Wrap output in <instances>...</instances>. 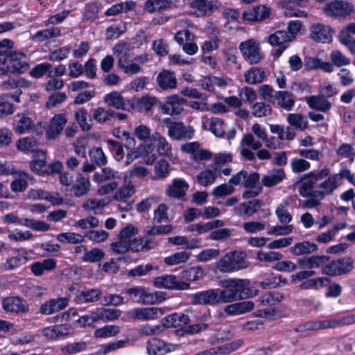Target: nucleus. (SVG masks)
Returning a JSON list of instances; mask_svg holds the SVG:
<instances>
[{
  "label": "nucleus",
  "mask_w": 355,
  "mask_h": 355,
  "mask_svg": "<svg viewBox=\"0 0 355 355\" xmlns=\"http://www.w3.org/2000/svg\"><path fill=\"white\" fill-rule=\"evenodd\" d=\"M204 275V270L201 266H193L182 271V277L189 281H196Z\"/></svg>",
  "instance_id": "603ef678"
},
{
  "label": "nucleus",
  "mask_w": 355,
  "mask_h": 355,
  "mask_svg": "<svg viewBox=\"0 0 355 355\" xmlns=\"http://www.w3.org/2000/svg\"><path fill=\"white\" fill-rule=\"evenodd\" d=\"M207 318V316L204 315L200 318L198 322L190 325L188 324L179 331L182 332V334H195L207 331L209 329V324L205 322Z\"/></svg>",
  "instance_id": "e433bc0d"
},
{
  "label": "nucleus",
  "mask_w": 355,
  "mask_h": 355,
  "mask_svg": "<svg viewBox=\"0 0 355 355\" xmlns=\"http://www.w3.org/2000/svg\"><path fill=\"white\" fill-rule=\"evenodd\" d=\"M265 77V71L259 67H251L244 73L245 82L251 85H255L262 83Z\"/></svg>",
  "instance_id": "72a5a7b5"
},
{
  "label": "nucleus",
  "mask_w": 355,
  "mask_h": 355,
  "mask_svg": "<svg viewBox=\"0 0 355 355\" xmlns=\"http://www.w3.org/2000/svg\"><path fill=\"white\" fill-rule=\"evenodd\" d=\"M153 284L157 288H164L170 290H187L190 284L180 280L175 275H164L154 278Z\"/></svg>",
  "instance_id": "1a4fd4ad"
},
{
  "label": "nucleus",
  "mask_w": 355,
  "mask_h": 355,
  "mask_svg": "<svg viewBox=\"0 0 355 355\" xmlns=\"http://www.w3.org/2000/svg\"><path fill=\"white\" fill-rule=\"evenodd\" d=\"M116 171L110 167H105L102 169L101 173H95L93 175V180L97 183H101L106 180L114 178Z\"/></svg>",
  "instance_id": "4d7b16f0"
},
{
  "label": "nucleus",
  "mask_w": 355,
  "mask_h": 355,
  "mask_svg": "<svg viewBox=\"0 0 355 355\" xmlns=\"http://www.w3.org/2000/svg\"><path fill=\"white\" fill-rule=\"evenodd\" d=\"M285 178L286 175L283 168H274L269 171L263 177L261 181L265 187H271L280 183Z\"/></svg>",
  "instance_id": "c85d7f7f"
},
{
  "label": "nucleus",
  "mask_w": 355,
  "mask_h": 355,
  "mask_svg": "<svg viewBox=\"0 0 355 355\" xmlns=\"http://www.w3.org/2000/svg\"><path fill=\"white\" fill-rule=\"evenodd\" d=\"M318 322L319 330L334 329L355 323V316L347 315L340 318H332L322 321H318Z\"/></svg>",
  "instance_id": "6ab92c4d"
},
{
  "label": "nucleus",
  "mask_w": 355,
  "mask_h": 355,
  "mask_svg": "<svg viewBox=\"0 0 355 355\" xmlns=\"http://www.w3.org/2000/svg\"><path fill=\"white\" fill-rule=\"evenodd\" d=\"M60 29L58 27L44 29L42 31H37L33 37V40L35 42H42L46 40L60 36Z\"/></svg>",
  "instance_id": "c03bdc74"
},
{
  "label": "nucleus",
  "mask_w": 355,
  "mask_h": 355,
  "mask_svg": "<svg viewBox=\"0 0 355 355\" xmlns=\"http://www.w3.org/2000/svg\"><path fill=\"white\" fill-rule=\"evenodd\" d=\"M119 331V327L117 326L106 325L95 330L94 336L96 338H107L116 335Z\"/></svg>",
  "instance_id": "0e129e2a"
},
{
  "label": "nucleus",
  "mask_w": 355,
  "mask_h": 355,
  "mask_svg": "<svg viewBox=\"0 0 355 355\" xmlns=\"http://www.w3.org/2000/svg\"><path fill=\"white\" fill-rule=\"evenodd\" d=\"M340 179L339 172L331 175V173L324 178V180L318 185V189H313L318 197L323 199L328 196H331L340 185Z\"/></svg>",
  "instance_id": "9d476101"
},
{
  "label": "nucleus",
  "mask_w": 355,
  "mask_h": 355,
  "mask_svg": "<svg viewBox=\"0 0 355 355\" xmlns=\"http://www.w3.org/2000/svg\"><path fill=\"white\" fill-rule=\"evenodd\" d=\"M39 142L33 137H25L16 143L17 150L24 153H36L39 150Z\"/></svg>",
  "instance_id": "473e14b6"
},
{
  "label": "nucleus",
  "mask_w": 355,
  "mask_h": 355,
  "mask_svg": "<svg viewBox=\"0 0 355 355\" xmlns=\"http://www.w3.org/2000/svg\"><path fill=\"white\" fill-rule=\"evenodd\" d=\"M91 160L98 166H104L107 164V157L100 147L92 149L89 151Z\"/></svg>",
  "instance_id": "052dcab7"
},
{
  "label": "nucleus",
  "mask_w": 355,
  "mask_h": 355,
  "mask_svg": "<svg viewBox=\"0 0 355 355\" xmlns=\"http://www.w3.org/2000/svg\"><path fill=\"white\" fill-rule=\"evenodd\" d=\"M191 254L186 251L175 252L164 259V263L168 266H174L185 263L190 258Z\"/></svg>",
  "instance_id": "49530a36"
},
{
  "label": "nucleus",
  "mask_w": 355,
  "mask_h": 355,
  "mask_svg": "<svg viewBox=\"0 0 355 355\" xmlns=\"http://www.w3.org/2000/svg\"><path fill=\"white\" fill-rule=\"evenodd\" d=\"M282 108L290 111L295 105L293 94L288 91H277L275 93V101Z\"/></svg>",
  "instance_id": "7c9ffc66"
},
{
  "label": "nucleus",
  "mask_w": 355,
  "mask_h": 355,
  "mask_svg": "<svg viewBox=\"0 0 355 355\" xmlns=\"http://www.w3.org/2000/svg\"><path fill=\"white\" fill-rule=\"evenodd\" d=\"M272 108L263 102H257L252 106V114L255 117H264L272 114Z\"/></svg>",
  "instance_id": "09e8293b"
},
{
  "label": "nucleus",
  "mask_w": 355,
  "mask_h": 355,
  "mask_svg": "<svg viewBox=\"0 0 355 355\" xmlns=\"http://www.w3.org/2000/svg\"><path fill=\"white\" fill-rule=\"evenodd\" d=\"M68 304L69 300L67 297L51 299L41 305L40 312L44 315H51L64 309Z\"/></svg>",
  "instance_id": "a211bd4d"
},
{
  "label": "nucleus",
  "mask_w": 355,
  "mask_h": 355,
  "mask_svg": "<svg viewBox=\"0 0 355 355\" xmlns=\"http://www.w3.org/2000/svg\"><path fill=\"white\" fill-rule=\"evenodd\" d=\"M128 315L135 320H153L163 315V311L157 307L137 308L132 309Z\"/></svg>",
  "instance_id": "dca6fc26"
},
{
  "label": "nucleus",
  "mask_w": 355,
  "mask_h": 355,
  "mask_svg": "<svg viewBox=\"0 0 355 355\" xmlns=\"http://www.w3.org/2000/svg\"><path fill=\"white\" fill-rule=\"evenodd\" d=\"M148 350L149 354L153 355H164L170 352V349L164 341L156 338L148 342Z\"/></svg>",
  "instance_id": "37998d69"
},
{
  "label": "nucleus",
  "mask_w": 355,
  "mask_h": 355,
  "mask_svg": "<svg viewBox=\"0 0 355 355\" xmlns=\"http://www.w3.org/2000/svg\"><path fill=\"white\" fill-rule=\"evenodd\" d=\"M330 174V168L324 167L318 171H312L304 175L303 178L297 180L295 184L302 182V180L308 178L309 180L302 182L299 188V193L302 197L309 198L304 200L302 204L303 208L312 209L320 205L322 198L318 197L316 193L313 191L317 182L324 180Z\"/></svg>",
  "instance_id": "f257e3e1"
},
{
  "label": "nucleus",
  "mask_w": 355,
  "mask_h": 355,
  "mask_svg": "<svg viewBox=\"0 0 355 355\" xmlns=\"http://www.w3.org/2000/svg\"><path fill=\"white\" fill-rule=\"evenodd\" d=\"M135 187L132 184H127L121 187L113 196V199L116 200L124 201L135 193Z\"/></svg>",
  "instance_id": "6e6d98bb"
},
{
  "label": "nucleus",
  "mask_w": 355,
  "mask_h": 355,
  "mask_svg": "<svg viewBox=\"0 0 355 355\" xmlns=\"http://www.w3.org/2000/svg\"><path fill=\"white\" fill-rule=\"evenodd\" d=\"M268 42L272 46H284L285 43L291 42V37L288 36L287 31H277L268 36Z\"/></svg>",
  "instance_id": "a18cd8bd"
},
{
  "label": "nucleus",
  "mask_w": 355,
  "mask_h": 355,
  "mask_svg": "<svg viewBox=\"0 0 355 355\" xmlns=\"http://www.w3.org/2000/svg\"><path fill=\"white\" fill-rule=\"evenodd\" d=\"M121 311L114 309H101L98 310L97 318L104 321H112L119 318Z\"/></svg>",
  "instance_id": "5fc2aeb1"
},
{
  "label": "nucleus",
  "mask_w": 355,
  "mask_h": 355,
  "mask_svg": "<svg viewBox=\"0 0 355 355\" xmlns=\"http://www.w3.org/2000/svg\"><path fill=\"white\" fill-rule=\"evenodd\" d=\"M262 143L256 140L254 136L251 133L244 135L241 141V155L247 160H255V154L252 150H259L262 147Z\"/></svg>",
  "instance_id": "9b49d317"
},
{
  "label": "nucleus",
  "mask_w": 355,
  "mask_h": 355,
  "mask_svg": "<svg viewBox=\"0 0 355 355\" xmlns=\"http://www.w3.org/2000/svg\"><path fill=\"white\" fill-rule=\"evenodd\" d=\"M46 155L43 150H38L35 153L34 159L31 162V168L33 171L38 174L47 172V170L44 168L46 166Z\"/></svg>",
  "instance_id": "ea45409f"
},
{
  "label": "nucleus",
  "mask_w": 355,
  "mask_h": 355,
  "mask_svg": "<svg viewBox=\"0 0 355 355\" xmlns=\"http://www.w3.org/2000/svg\"><path fill=\"white\" fill-rule=\"evenodd\" d=\"M52 67V64L49 62H42L37 64L29 72L31 77L35 78H40L42 77L46 73H49Z\"/></svg>",
  "instance_id": "e2e57ef3"
},
{
  "label": "nucleus",
  "mask_w": 355,
  "mask_h": 355,
  "mask_svg": "<svg viewBox=\"0 0 355 355\" xmlns=\"http://www.w3.org/2000/svg\"><path fill=\"white\" fill-rule=\"evenodd\" d=\"M291 166L293 173H300L309 169L311 164L304 159L294 158L291 161Z\"/></svg>",
  "instance_id": "774afa93"
},
{
  "label": "nucleus",
  "mask_w": 355,
  "mask_h": 355,
  "mask_svg": "<svg viewBox=\"0 0 355 355\" xmlns=\"http://www.w3.org/2000/svg\"><path fill=\"white\" fill-rule=\"evenodd\" d=\"M2 307L7 312L24 313L29 311V306L25 300L19 297L5 298L2 302Z\"/></svg>",
  "instance_id": "ddd939ff"
},
{
  "label": "nucleus",
  "mask_w": 355,
  "mask_h": 355,
  "mask_svg": "<svg viewBox=\"0 0 355 355\" xmlns=\"http://www.w3.org/2000/svg\"><path fill=\"white\" fill-rule=\"evenodd\" d=\"M18 120L14 127V130L18 134H25L29 132L34 126L33 121L25 114H18Z\"/></svg>",
  "instance_id": "4c0bfd02"
},
{
  "label": "nucleus",
  "mask_w": 355,
  "mask_h": 355,
  "mask_svg": "<svg viewBox=\"0 0 355 355\" xmlns=\"http://www.w3.org/2000/svg\"><path fill=\"white\" fill-rule=\"evenodd\" d=\"M287 121L291 126L300 130H304L308 127V122L301 114H289Z\"/></svg>",
  "instance_id": "de8ad7c7"
},
{
  "label": "nucleus",
  "mask_w": 355,
  "mask_h": 355,
  "mask_svg": "<svg viewBox=\"0 0 355 355\" xmlns=\"http://www.w3.org/2000/svg\"><path fill=\"white\" fill-rule=\"evenodd\" d=\"M188 189L189 184L186 181L182 179H174L172 184L167 188L166 193L169 197L181 198L185 196Z\"/></svg>",
  "instance_id": "b1692460"
},
{
  "label": "nucleus",
  "mask_w": 355,
  "mask_h": 355,
  "mask_svg": "<svg viewBox=\"0 0 355 355\" xmlns=\"http://www.w3.org/2000/svg\"><path fill=\"white\" fill-rule=\"evenodd\" d=\"M150 150V146L140 145L137 150H134L131 154L127 156V163H130L134 159L139 157H146L144 162L146 164H152L157 159L155 153L150 155L149 150Z\"/></svg>",
  "instance_id": "bb28decb"
},
{
  "label": "nucleus",
  "mask_w": 355,
  "mask_h": 355,
  "mask_svg": "<svg viewBox=\"0 0 355 355\" xmlns=\"http://www.w3.org/2000/svg\"><path fill=\"white\" fill-rule=\"evenodd\" d=\"M318 247L315 243L309 241H302L295 243L289 249V252L295 256H302L316 252Z\"/></svg>",
  "instance_id": "c756f323"
},
{
  "label": "nucleus",
  "mask_w": 355,
  "mask_h": 355,
  "mask_svg": "<svg viewBox=\"0 0 355 355\" xmlns=\"http://www.w3.org/2000/svg\"><path fill=\"white\" fill-rule=\"evenodd\" d=\"M23 225L35 231L45 232L50 228V225L48 223L31 218L24 219Z\"/></svg>",
  "instance_id": "680f3d73"
},
{
  "label": "nucleus",
  "mask_w": 355,
  "mask_h": 355,
  "mask_svg": "<svg viewBox=\"0 0 355 355\" xmlns=\"http://www.w3.org/2000/svg\"><path fill=\"white\" fill-rule=\"evenodd\" d=\"M191 322L189 317L183 313H174L164 319L163 324L166 327H178L187 326Z\"/></svg>",
  "instance_id": "5701e85b"
},
{
  "label": "nucleus",
  "mask_w": 355,
  "mask_h": 355,
  "mask_svg": "<svg viewBox=\"0 0 355 355\" xmlns=\"http://www.w3.org/2000/svg\"><path fill=\"white\" fill-rule=\"evenodd\" d=\"M209 129L216 137H223L225 134L224 123L222 119L217 117L211 119Z\"/></svg>",
  "instance_id": "338daca9"
},
{
  "label": "nucleus",
  "mask_w": 355,
  "mask_h": 355,
  "mask_svg": "<svg viewBox=\"0 0 355 355\" xmlns=\"http://www.w3.org/2000/svg\"><path fill=\"white\" fill-rule=\"evenodd\" d=\"M156 102L157 99L155 97L143 96L133 101L132 107L140 112H147L152 109Z\"/></svg>",
  "instance_id": "a19ab883"
},
{
  "label": "nucleus",
  "mask_w": 355,
  "mask_h": 355,
  "mask_svg": "<svg viewBox=\"0 0 355 355\" xmlns=\"http://www.w3.org/2000/svg\"><path fill=\"white\" fill-rule=\"evenodd\" d=\"M153 223L160 224L168 220V207L165 204H160L154 211Z\"/></svg>",
  "instance_id": "13d9d810"
},
{
  "label": "nucleus",
  "mask_w": 355,
  "mask_h": 355,
  "mask_svg": "<svg viewBox=\"0 0 355 355\" xmlns=\"http://www.w3.org/2000/svg\"><path fill=\"white\" fill-rule=\"evenodd\" d=\"M322 10L329 17L343 20L355 12V6L352 2L346 0H334L326 3Z\"/></svg>",
  "instance_id": "39448f33"
},
{
  "label": "nucleus",
  "mask_w": 355,
  "mask_h": 355,
  "mask_svg": "<svg viewBox=\"0 0 355 355\" xmlns=\"http://www.w3.org/2000/svg\"><path fill=\"white\" fill-rule=\"evenodd\" d=\"M261 206V202L259 200L254 199L243 203L240 204L238 207H235V211L239 216H252L258 209Z\"/></svg>",
  "instance_id": "2f4dec72"
},
{
  "label": "nucleus",
  "mask_w": 355,
  "mask_h": 355,
  "mask_svg": "<svg viewBox=\"0 0 355 355\" xmlns=\"http://www.w3.org/2000/svg\"><path fill=\"white\" fill-rule=\"evenodd\" d=\"M354 267L350 257H343L334 260L322 268V272L329 276H339L349 272Z\"/></svg>",
  "instance_id": "423d86ee"
},
{
  "label": "nucleus",
  "mask_w": 355,
  "mask_h": 355,
  "mask_svg": "<svg viewBox=\"0 0 355 355\" xmlns=\"http://www.w3.org/2000/svg\"><path fill=\"white\" fill-rule=\"evenodd\" d=\"M157 83L164 90L172 89L177 86V79L175 73L168 70H163L157 77Z\"/></svg>",
  "instance_id": "4be33fe9"
},
{
  "label": "nucleus",
  "mask_w": 355,
  "mask_h": 355,
  "mask_svg": "<svg viewBox=\"0 0 355 355\" xmlns=\"http://www.w3.org/2000/svg\"><path fill=\"white\" fill-rule=\"evenodd\" d=\"M220 289H209L195 293L191 297L193 304L215 305L225 304Z\"/></svg>",
  "instance_id": "0eeeda50"
},
{
  "label": "nucleus",
  "mask_w": 355,
  "mask_h": 355,
  "mask_svg": "<svg viewBox=\"0 0 355 355\" xmlns=\"http://www.w3.org/2000/svg\"><path fill=\"white\" fill-rule=\"evenodd\" d=\"M104 102L110 107L118 110H125V102L122 95L118 92H112L104 97Z\"/></svg>",
  "instance_id": "79ce46f5"
},
{
  "label": "nucleus",
  "mask_w": 355,
  "mask_h": 355,
  "mask_svg": "<svg viewBox=\"0 0 355 355\" xmlns=\"http://www.w3.org/2000/svg\"><path fill=\"white\" fill-rule=\"evenodd\" d=\"M8 95L0 96V118L11 115L15 112L13 105L6 99Z\"/></svg>",
  "instance_id": "69168bd1"
},
{
  "label": "nucleus",
  "mask_w": 355,
  "mask_h": 355,
  "mask_svg": "<svg viewBox=\"0 0 355 355\" xmlns=\"http://www.w3.org/2000/svg\"><path fill=\"white\" fill-rule=\"evenodd\" d=\"M246 254L243 251H232L224 255L217 264L218 268L223 272L238 271L248 267L245 260Z\"/></svg>",
  "instance_id": "7ed1b4c3"
},
{
  "label": "nucleus",
  "mask_w": 355,
  "mask_h": 355,
  "mask_svg": "<svg viewBox=\"0 0 355 355\" xmlns=\"http://www.w3.org/2000/svg\"><path fill=\"white\" fill-rule=\"evenodd\" d=\"M75 119L83 131H89L92 128V120L89 118L87 110L81 107L77 110L75 113Z\"/></svg>",
  "instance_id": "f704fd0d"
},
{
  "label": "nucleus",
  "mask_w": 355,
  "mask_h": 355,
  "mask_svg": "<svg viewBox=\"0 0 355 355\" xmlns=\"http://www.w3.org/2000/svg\"><path fill=\"white\" fill-rule=\"evenodd\" d=\"M91 183L88 178L81 175H78L75 180L71 191L76 198H80L87 194L90 191Z\"/></svg>",
  "instance_id": "a878e982"
},
{
  "label": "nucleus",
  "mask_w": 355,
  "mask_h": 355,
  "mask_svg": "<svg viewBox=\"0 0 355 355\" xmlns=\"http://www.w3.org/2000/svg\"><path fill=\"white\" fill-rule=\"evenodd\" d=\"M57 239L60 242L69 243H81L85 241V236L74 232H64L57 235Z\"/></svg>",
  "instance_id": "3c124183"
},
{
  "label": "nucleus",
  "mask_w": 355,
  "mask_h": 355,
  "mask_svg": "<svg viewBox=\"0 0 355 355\" xmlns=\"http://www.w3.org/2000/svg\"><path fill=\"white\" fill-rule=\"evenodd\" d=\"M216 171L211 168L205 169L196 175V180L199 184L203 187H207L212 184L218 178Z\"/></svg>",
  "instance_id": "58836bf2"
},
{
  "label": "nucleus",
  "mask_w": 355,
  "mask_h": 355,
  "mask_svg": "<svg viewBox=\"0 0 355 355\" xmlns=\"http://www.w3.org/2000/svg\"><path fill=\"white\" fill-rule=\"evenodd\" d=\"M305 100L311 108L318 111L325 112L331 107V103L324 96H311Z\"/></svg>",
  "instance_id": "cd10ccee"
},
{
  "label": "nucleus",
  "mask_w": 355,
  "mask_h": 355,
  "mask_svg": "<svg viewBox=\"0 0 355 355\" xmlns=\"http://www.w3.org/2000/svg\"><path fill=\"white\" fill-rule=\"evenodd\" d=\"M239 49L244 59L250 64H257L263 58L259 44L254 39L242 42L239 45Z\"/></svg>",
  "instance_id": "6e6552de"
},
{
  "label": "nucleus",
  "mask_w": 355,
  "mask_h": 355,
  "mask_svg": "<svg viewBox=\"0 0 355 355\" xmlns=\"http://www.w3.org/2000/svg\"><path fill=\"white\" fill-rule=\"evenodd\" d=\"M214 163L210 165L215 171H218L222 165L232 162V155L230 153H217L214 157Z\"/></svg>",
  "instance_id": "bf43d9fd"
},
{
  "label": "nucleus",
  "mask_w": 355,
  "mask_h": 355,
  "mask_svg": "<svg viewBox=\"0 0 355 355\" xmlns=\"http://www.w3.org/2000/svg\"><path fill=\"white\" fill-rule=\"evenodd\" d=\"M254 308V304L252 301H243L227 305L224 311L229 315H241L250 312Z\"/></svg>",
  "instance_id": "aec40b11"
},
{
  "label": "nucleus",
  "mask_w": 355,
  "mask_h": 355,
  "mask_svg": "<svg viewBox=\"0 0 355 355\" xmlns=\"http://www.w3.org/2000/svg\"><path fill=\"white\" fill-rule=\"evenodd\" d=\"M171 171L169 163L160 159L155 165V176L153 179H163L169 175Z\"/></svg>",
  "instance_id": "8fccbe9b"
},
{
  "label": "nucleus",
  "mask_w": 355,
  "mask_h": 355,
  "mask_svg": "<svg viewBox=\"0 0 355 355\" xmlns=\"http://www.w3.org/2000/svg\"><path fill=\"white\" fill-rule=\"evenodd\" d=\"M26 55L19 51H13L0 66V76L17 73L26 71L29 67L28 63L24 60Z\"/></svg>",
  "instance_id": "20e7f679"
},
{
  "label": "nucleus",
  "mask_w": 355,
  "mask_h": 355,
  "mask_svg": "<svg viewBox=\"0 0 355 355\" xmlns=\"http://www.w3.org/2000/svg\"><path fill=\"white\" fill-rule=\"evenodd\" d=\"M250 282L247 279H225L220 282L225 289L221 294L225 303L246 299L257 295V290L250 287Z\"/></svg>",
  "instance_id": "f03ea898"
},
{
  "label": "nucleus",
  "mask_w": 355,
  "mask_h": 355,
  "mask_svg": "<svg viewBox=\"0 0 355 355\" xmlns=\"http://www.w3.org/2000/svg\"><path fill=\"white\" fill-rule=\"evenodd\" d=\"M193 133L191 127H186L182 122H173L168 126V135L175 140L191 139Z\"/></svg>",
  "instance_id": "4468645a"
},
{
  "label": "nucleus",
  "mask_w": 355,
  "mask_h": 355,
  "mask_svg": "<svg viewBox=\"0 0 355 355\" xmlns=\"http://www.w3.org/2000/svg\"><path fill=\"white\" fill-rule=\"evenodd\" d=\"M151 142L157 148L159 155L169 156L171 155V145L160 133L155 132L152 134Z\"/></svg>",
  "instance_id": "412c9836"
},
{
  "label": "nucleus",
  "mask_w": 355,
  "mask_h": 355,
  "mask_svg": "<svg viewBox=\"0 0 355 355\" xmlns=\"http://www.w3.org/2000/svg\"><path fill=\"white\" fill-rule=\"evenodd\" d=\"M67 123V119L64 114H55L50 121L49 125L46 129V137L49 139H55L62 132Z\"/></svg>",
  "instance_id": "2eb2a0df"
},
{
  "label": "nucleus",
  "mask_w": 355,
  "mask_h": 355,
  "mask_svg": "<svg viewBox=\"0 0 355 355\" xmlns=\"http://www.w3.org/2000/svg\"><path fill=\"white\" fill-rule=\"evenodd\" d=\"M104 257L105 252L102 250L95 248L85 251L81 259L85 262L94 263L101 261Z\"/></svg>",
  "instance_id": "864d4df0"
},
{
  "label": "nucleus",
  "mask_w": 355,
  "mask_h": 355,
  "mask_svg": "<svg viewBox=\"0 0 355 355\" xmlns=\"http://www.w3.org/2000/svg\"><path fill=\"white\" fill-rule=\"evenodd\" d=\"M333 30L323 24H313L311 27V37L315 42H327L331 40Z\"/></svg>",
  "instance_id": "f3484780"
},
{
  "label": "nucleus",
  "mask_w": 355,
  "mask_h": 355,
  "mask_svg": "<svg viewBox=\"0 0 355 355\" xmlns=\"http://www.w3.org/2000/svg\"><path fill=\"white\" fill-rule=\"evenodd\" d=\"M173 6L172 0H146L144 8L149 13H154L170 10Z\"/></svg>",
  "instance_id": "393cba45"
},
{
  "label": "nucleus",
  "mask_w": 355,
  "mask_h": 355,
  "mask_svg": "<svg viewBox=\"0 0 355 355\" xmlns=\"http://www.w3.org/2000/svg\"><path fill=\"white\" fill-rule=\"evenodd\" d=\"M102 295L101 291L98 288L87 289L81 291L76 297L78 303H90L98 301Z\"/></svg>",
  "instance_id": "c9c22d12"
},
{
  "label": "nucleus",
  "mask_w": 355,
  "mask_h": 355,
  "mask_svg": "<svg viewBox=\"0 0 355 355\" xmlns=\"http://www.w3.org/2000/svg\"><path fill=\"white\" fill-rule=\"evenodd\" d=\"M28 254L24 248L13 250L12 255L3 262L0 268L3 270H13L26 264L28 261Z\"/></svg>",
  "instance_id": "f8f14e48"
}]
</instances>
